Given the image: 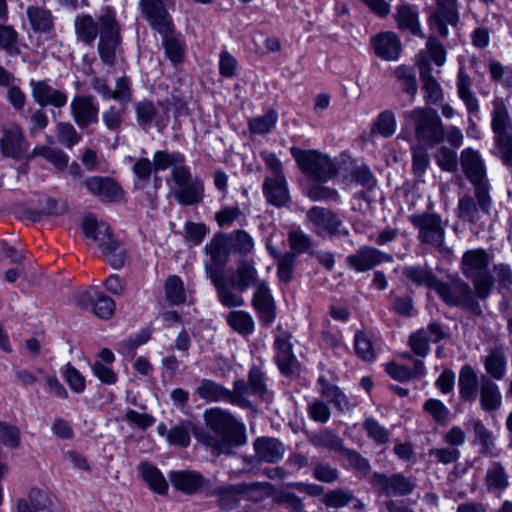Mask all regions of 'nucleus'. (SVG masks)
<instances>
[{"label": "nucleus", "instance_id": "412c9836", "mask_svg": "<svg viewBox=\"0 0 512 512\" xmlns=\"http://www.w3.org/2000/svg\"><path fill=\"white\" fill-rule=\"evenodd\" d=\"M457 0H437L436 11L431 16L432 28L442 37L448 35L447 25H455L458 21Z\"/></svg>", "mask_w": 512, "mask_h": 512}, {"label": "nucleus", "instance_id": "c9c22d12", "mask_svg": "<svg viewBox=\"0 0 512 512\" xmlns=\"http://www.w3.org/2000/svg\"><path fill=\"white\" fill-rule=\"evenodd\" d=\"M489 204L486 207V209H483L479 198H477V204L474 202L472 197L470 196H464L459 199L458 202V217L462 220L468 221L470 223H476L478 222L482 214H489L492 201L490 196L488 195Z\"/></svg>", "mask_w": 512, "mask_h": 512}, {"label": "nucleus", "instance_id": "6e6552de", "mask_svg": "<svg viewBox=\"0 0 512 512\" xmlns=\"http://www.w3.org/2000/svg\"><path fill=\"white\" fill-rule=\"evenodd\" d=\"M460 162L465 176L475 187L476 198H479L483 209L489 204L486 165L481 153L471 147L461 151Z\"/></svg>", "mask_w": 512, "mask_h": 512}, {"label": "nucleus", "instance_id": "ea45409f", "mask_svg": "<svg viewBox=\"0 0 512 512\" xmlns=\"http://www.w3.org/2000/svg\"><path fill=\"white\" fill-rule=\"evenodd\" d=\"M175 198L181 205H195L204 197V186L202 180L194 178L189 184L179 187L175 192Z\"/></svg>", "mask_w": 512, "mask_h": 512}, {"label": "nucleus", "instance_id": "473e14b6", "mask_svg": "<svg viewBox=\"0 0 512 512\" xmlns=\"http://www.w3.org/2000/svg\"><path fill=\"white\" fill-rule=\"evenodd\" d=\"M263 194L267 201L275 206H283L289 201V190L285 176L266 177L263 182Z\"/></svg>", "mask_w": 512, "mask_h": 512}, {"label": "nucleus", "instance_id": "4be33fe9", "mask_svg": "<svg viewBox=\"0 0 512 512\" xmlns=\"http://www.w3.org/2000/svg\"><path fill=\"white\" fill-rule=\"evenodd\" d=\"M252 305L260 321L271 324L276 318L275 302L265 281H260L253 294Z\"/></svg>", "mask_w": 512, "mask_h": 512}, {"label": "nucleus", "instance_id": "f704fd0d", "mask_svg": "<svg viewBox=\"0 0 512 512\" xmlns=\"http://www.w3.org/2000/svg\"><path fill=\"white\" fill-rule=\"evenodd\" d=\"M395 19L399 29L406 30L412 35L423 37L419 22V13L414 6L409 4L399 5L396 8Z\"/></svg>", "mask_w": 512, "mask_h": 512}, {"label": "nucleus", "instance_id": "3c124183", "mask_svg": "<svg viewBox=\"0 0 512 512\" xmlns=\"http://www.w3.org/2000/svg\"><path fill=\"white\" fill-rule=\"evenodd\" d=\"M219 496L218 502L221 508L230 510L236 508L240 503L242 496L241 485H229L222 487L215 492Z\"/></svg>", "mask_w": 512, "mask_h": 512}, {"label": "nucleus", "instance_id": "c03bdc74", "mask_svg": "<svg viewBox=\"0 0 512 512\" xmlns=\"http://www.w3.org/2000/svg\"><path fill=\"white\" fill-rule=\"evenodd\" d=\"M394 75L400 89L413 100L418 91L416 75L413 69L406 65H400L395 69Z\"/></svg>", "mask_w": 512, "mask_h": 512}, {"label": "nucleus", "instance_id": "4468645a", "mask_svg": "<svg viewBox=\"0 0 512 512\" xmlns=\"http://www.w3.org/2000/svg\"><path fill=\"white\" fill-rule=\"evenodd\" d=\"M99 107L91 95H75L70 102V115L80 129L98 122Z\"/></svg>", "mask_w": 512, "mask_h": 512}, {"label": "nucleus", "instance_id": "052dcab7", "mask_svg": "<svg viewBox=\"0 0 512 512\" xmlns=\"http://www.w3.org/2000/svg\"><path fill=\"white\" fill-rule=\"evenodd\" d=\"M240 219L245 221V212L237 206L222 207L215 214V220L221 228H229Z\"/></svg>", "mask_w": 512, "mask_h": 512}, {"label": "nucleus", "instance_id": "20e7f679", "mask_svg": "<svg viewBox=\"0 0 512 512\" xmlns=\"http://www.w3.org/2000/svg\"><path fill=\"white\" fill-rule=\"evenodd\" d=\"M403 118L413 127L418 145L432 148L445 139L444 125L436 110L416 107L404 112Z\"/></svg>", "mask_w": 512, "mask_h": 512}, {"label": "nucleus", "instance_id": "39448f33", "mask_svg": "<svg viewBox=\"0 0 512 512\" xmlns=\"http://www.w3.org/2000/svg\"><path fill=\"white\" fill-rule=\"evenodd\" d=\"M491 261L492 257L480 248L468 250L462 256V272L472 280L477 297L480 299L487 298L494 286L490 271Z\"/></svg>", "mask_w": 512, "mask_h": 512}, {"label": "nucleus", "instance_id": "393cba45", "mask_svg": "<svg viewBox=\"0 0 512 512\" xmlns=\"http://www.w3.org/2000/svg\"><path fill=\"white\" fill-rule=\"evenodd\" d=\"M417 64L420 71V79L422 81V89L424 92V100L428 104H436L443 98V91L439 82L432 76L431 68L422 52L418 55Z\"/></svg>", "mask_w": 512, "mask_h": 512}, {"label": "nucleus", "instance_id": "09e8293b", "mask_svg": "<svg viewBox=\"0 0 512 512\" xmlns=\"http://www.w3.org/2000/svg\"><path fill=\"white\" fill-rule=\"evenodd\" d=\"M173 31L172 19L170 20V28L166 33H160L163 36V47L165 54L172 64L177 65L182 62L184 55L183 45L174 37L171 36Z\"/></svg>", "mask_w": 512, "mask_h": 512}, {"label": "nucleus", "instance_id": "1a4fd4ad", "mask_svg": "<svg viewBox=\"0 0 512 512\" xmlns=\"http://www.w3.org/2000/svg\"><path fill=\"white\" fill-rule=\"evenodd\" d=\"M307 225L309 229L319 237L347 236L348 230L343 221L332 210L320 206H314L307 211Z\"/></svg>", "mask_w": 512, "mask_h": 512}, {"label": "nucleus", "instance_id": "603ef678", "mask_svg": "<svg viewBox=\"0 0 512 512\" xmlns=\"http://www.w3.org/2000/svg\"><path fill=\"white\" fill-rule=\"evenodd\" d=\"M488 70L492 81L506 89L512 88V65L504 66L497 60H490Z\"/></svg>", "mask_w": 512, "mask_h": 512}, {"label": "nucleus", "instance_id": "7ed1b4c3", "mask_svg": "<svg viewBox=\"0 0 512 512\" xmlns=\"http://www.w3.org/2000/svg\"><path fill=\"white\" fill-rule=\"evenodd\" d=\"M86 238L95 242L102 251L105 261L115 269L124 266L126 262V249L110 233V227L105 222H98L93 215H87L82 223Z\"/></svg>", "mask_w": 512, "mask_h": 512}, {"label": "nucleus", "instance_id": "72a5a7b5", "mask_svg": "<svg viewBox=\"0 0 512 512\" xmlns=\"http://www.w3.org/2000/svg\"><path fill=\"white\" fill-rule=\"evenodd\" d=\"M404 279L415 287H426L434 290L438 281L432 269L426 266L410 265L402 268Z\"/></svg>", "mask_w": 512, "mask_h": 512}, {"label": "nucleus", "instance_id": "37998d69", "mask_svg": "<svg viewBox=\"0 0 512 512\" xmlns=\"http://www.w3.org/2000/svg\"><path fill=\"white\" fill-rule=\"evenodd\" d=\"M227 323L241 335H250L255 329L253 317L244 310H233L227 315Z\"/></svg>", "mask_w": 512, "mask_h": 512}, {"label": "nucleus", "instance_id": "13d9d810", "mask_svg": "<svg viewBox=\"0 0 512 512\" xmlns=\"http://www.w3.org/2000/svg\"><path fill=\"white\" fill-rule=\"evenodd\" d=\"M288 243L291 249L290 252L295 253L296 257L308 252L312 246L311 238L300 228L292 229L289 232Z\"/></svg>", "mask_w": 512, "mask_h": 512}, {"label": "nucleus", "instance_id": "2eb2a0df", "mask_svg": "<svg viewBox=\"0 0 512 512\" xmlns=\"http://www.w3.org/2000/svg\"><path fill=\"white\" fill-rule=\"evenodd\" d=\"M28 142L18 125L12 124L3 128L0 138V150L5 157L21 159L28 152Z\"/></svg>", "mask_w": 512, "mask_h": 512}, {"label": "nucleus", "instance_id": "79ce46f5", "mask_svg": "<svg viewBox=\"0 0 512 512\" xmlns=\"http://www.w3.org/2000/svg\"><path fill=\"white\" fill-rule=\"evenodd\" d=\"M195 392L207 402H227L229 389L210 379H202Z\"/></svg>", "mask_w": 512, "mask_h": 512}, {"label": "nucleus", "instance_id": "9d476101", "mask_svg": "<svg viewBox=\"0 0 512 512\" xmlns=\"http://www.w3.org/2000/svg\"><path fill=\"white\" fill-rule=\"evenodd\" d=\"M409 222L418 229V240L426 245L441 248L445 240V227L440 215L423 212L412 214Z\"/></svg>", "mask_w": 512, "mask_h": 512}, {"label": "nucleus", "instance_id": "4d7b16f0", "mask_svg": "<svg viewBox=\"0 0 512 512\" xmlns=\"http://www.w3.org/2000/svg\"><path fill=\"white\" fill-rule=\"evenodd\" d=\"M278 114L274 110H269L264 115L252 118L249 123V129L254 134H265L270 132L276 125Z\"/></svg>", "mask_w": 512, "mask_h": 512}, {"label": "nucleus", "instance_id": "a19ab883", "mask_svg": "<svg viewBox=\"0 0 512 512\" xmlns=\"http://www.w3.org/2000/svg\"><path fill=\"white\" fill-rule=\"evenodd\" d=\"M27 17L35 32L50 33L53 30V16L48 9L38 6H29L27 8Z\"/></svg>", "mask_w": 512, "mask_h": 512}, {"label": "nucleus", "instance_id": "e2e57ef3", "mask_svg": "<svg viewBox=\"0 0 512 512\" xmlns=\"http://www.w3.org/2000/svg\"><path fill=\"white\" fill-rule=\"evenodd\" d=\"M354 500V495L347 489H333L324 495L323 502L330 508H342Z\"/></svg>", "mask_w": 512, "mask_h": 512}, {"label": "nucleus", "instance_id": "bf43d9fd", "mask_svg": "<svg viewBox=\"0 0 512 512\" xmlns=\"http://www.w3.org/2000/svg\"><path fill=\"white\" fill-rule=\"evenodd\" d=\"M354 350L363 361L371 362L376 354L369 337L362 331H357L354 337Z\"/></svg>", "mask_w": 512, "mask_h": 512}, {"label": "nucleus", "instance_id": "a18cd8bd", "mask_svg": "<svg viewBox=\"0 0 512 512\" xmlns=\"http://www.w3.org/2000/svg\"><path fill=\"white\" fill-rule=\"evenodd\" d=\"M242 496L252 502H261L274 493V487L268 482L240 483Z\"/></svg>", "mask_w": 512, "mask_h": 512}, {"label": "nucleus", "instance_id": "e433bc0d", "mask_svg": "<svg viewBox=\"0 0 512 512\" xmlns=\"http://www.w3.org/2000/svg\"><path fill=\"white\" fill-rule=\"evenodd\" d=\"M142 479L149 488L160 495H165L168 491V483L161 471L148 462H141L137 468Z\"/></svg>", "mask_w": 512, "mask_h": 512}, {"label": "nucleus", "instance_id": "aec40b11", "mask_svg": "<svg viewBox=\"0 0 512 512\" xmlns=\"http://www.w3.org/2000/svg\"><path fill=\"white\" fill-rule=\"evenodd\" d=\"M17 512H62L54 498L45 490L33 488L27 499H19Z\"/></svg>", "mask_w": 512, "mask_h": 512}, {"label": "nucleus", "instance_id": "5fc2aeb1", "mask_svg": "<svg viewBox=\"0 0 512 512\" xmlns=\"http://www.w3.org/2000/svg\"><path fill=\"white\" fill-rule=\"evenodd\" d=\"M423 410L428 413L436 423L440 425L446 424L450 419L449 408L438 399H427L423 404Z\"/></svg>", "mask_w": 512, "mask_h": 512}, {"label": "nucleus", "instance_id": "2f4dec72", "mask_svg": "<svg viewBox=\"0 0 512 512\" xmlns=\"http://www.w3.org/2000/svg\"><path fill=\"white\" fill-rule=\"evenodd\" d=\"M254 450L257 458L266 463H277L284 456L283 444L270 437H260L254 441Z\"/></svg>", "mask_w": 512, "mask_h": 512}, {"label": "nucleus", "instance_id": "b1692460", "mask_svg": "<svg viewBox=\"0 0 512 512\" xmlns=\"http://www.w3.org/2000/svg\"><path fill=\"white\" fill-rule=\"evenodd\" d=\"M208 274L211 282L217 290L218 300L223 306L233 308L245 305V300L241 295L242 293L233 289L222 273L210 270Z\"/></svg>", "mask_w": 512, "mask_h": 512}, {"label": "nucleus", "instance_id": "f03ea898", "mask_svg": "<svg viewBox=\"0 0 512 512\" xmlns=\"http://www.w3.org/2000/svg\"><path fill=\"white\" fill-rule=\"evenodd\" d=\"M490 128L494 144L492 153L505 166L512 167V115L507 99L495 96L491 100Z\"/></svg>", "mask_w": 512, "mask_h": 512}, {"label": "nucleus", "instance_id": "c756f323", "mask_svg": "<svg viewBox=\"0 0 512 512\" xmlns=\"http://www.w3.org/2000/svg\"><path fill=\"white\" fill-rule=\"evenodd\" d=\"M236 291L243 293L251 286L258 285V272L252 263L242 261L226 280Z\"/></svg>", "mask_w": 512, "mask_h": 512}, {"label": "nucleus", "instance_id": "7c9ffc66", "mask_svg": "<svg viewBox=\"0 0 512 512\" xmlns=\"http://www.w3.org/2000/svg\"><path fill=\"white\" fill-rule=\"evenodd\" d=\"M478 396L480 407L485 412L496 411L502 405V395L500 388L487 375H482Z\"/></svg>", "mask_w": 512, "mask_h": 512}, {"label": "nucleus", "instance_id": "dca6fc26", "mask_svg": "<svg viewBox=\"0 0 512 512\" xmlns=\"http://www.w3.org/2000/svg\"><path fill=\"white\" fill-rule=\"evenodd\" d=\"M348 265L357 272L373 269L383 262H392L393 257L372 246H362L346 259Z\"/></svg>", "mask_w": 512, "mask_h": 512}, {"label": "nucleus", "instance_id": "f257e3e1", "mask_svg": "<svg viewBox=\"0 0 512 512\" xmlns=\"http://www.w3.org/2000/svg\"><path fill=\"white\" fill-rule=\"evenodd\" d=\"M76 40L87 46H92L97 38L100 60L108 66H113L121 51V28L117 21L116 12L105 7L96 17L81 13L74 19Z\"/></svg>", "mask_w": 512, "mask_h": 512}, {"label": "nucleus", "instance_id": "4c0bfd02", "mask_svg": "<svg viewBox=\"0 0 512 512\" xmlns=\"http://www.w3.org/2000/svg\"><path fill=\"white\" fill-rule=\"evenodd\" d=\"M487 376L492 380H502L507 372V359L501 348H493L484 359Z\"/></svg>", "mask_w": 512, "mask_h": 512}, {"label": "nucleus", "instance_id": "774afa93", "mask_svg": "<svg viewBox=\"0 0 512 512\" xmlns=\"http://www.w3.org/2000/svg\"><path fill=\"white\" fill-rule=\"evenodd\" d=\"M278 505H284L289 512H304V503L300 497L290 491H280L273 497Z\"/></svg>", "mask_w": 512, "mask_h": 512}, {"label": "nucleus", "instance_id": "cd10ccee", "mask_svg": "<svg viewBox=\"0 0 512 512\" xmlns=\"http://www.w3.org/2000/svg\"><path fill=\"white\" fill-rule=\"evenodd\" d=\"M466 428L472 432V443L480 446V453L486 455H494L495 437L493 432L489 430L483 421L479 418H469L465 423Z\"/></svg>", "mask_w": 512, "mask_h": 512}, {"label": "nucleus", "instance_id": "6e6d98bb", "mask_svg": "<svg viewBox=\"0 0 512 512\" xmlns=\"http://www.w3.org/2000/svg\"><path fill=\"white\" fill-rule=\"evenodd\" d=\"M184 160V155L179 152L156 151L153 154L154 171H163L170 167L174 168L176 165L184 163Z\"/></svg>", "mask_w": 512, "mask_h": 512}, {"label": "nucleus", "instance_id": "0eeeda50", "mask_svg": "<svg viewBox=\"0 0 512 512\" xmlns=\"http://www.w3.org/2000/svg\"><path fill=\"white\" fill-rule=\"evenodd\" d=\"M290 151L301 171L313 180L327 182L337 174L335 163L325 154L297 147H292Z\"/></svg>", "mask_w": 512, "mask_h": 512}, {"label": "nucleus", "instance_id": "0e129e2a", "mask_svg": "<svg viewBox=\"0 0 512 512\" xmlns=\"http://www.w3.org/2000/svg\"><path fill=\"white\" fill-rule=\"evenodd\" d=\"M57 138L67 148H72L81 140V135L68 122H60L56 127Z\"/></svg>", "mask_w": 512, "mask_h": 512}, {"label": "nucleus", "instance_id": "864d4df0", "mask_svg": "<svg viewBox=\"0 0 512 512\" xmlns=\"http://www.w3.org/2000/svg\"><path fill=\"white\" fill-rule=\"evenodd\" d=\"M310 442L315 447H322L332 451H339L341 453L345 449L343 446L342 439L338 435L329 430H325L320 433L314 434L310 438Z\"/></svg>", "mask_w": 512, "mask_h": 512}, {"label": "nucleus", "instance_id": "c85d7f7f", "mask_svg": "<svg viewBox=\"0 0 512 512\" xmlns=\"http://www.w3.org/2000/svg\"><path fill=\"white\" fill-rule=\"evenodd\" d=\"M481 381L482 376L479 377L471 365H464L458 379L460 397L466 402H474L478 397Z\"/></svg>", "mask_w": 512, "mask_h": 512}, {"label": "nucleus", "instance_id": "f8f14e48", "mask_svg": "<svg viewBox=\"0 0 512 512\" xmlns=\"http://www.w3.org/2000/svg\"><path fill=\"white\" fill-rule=\"evenodd\" d=\"M434 291L449 306H470L473 302V292L470 286L460 279L448 282L438 280Z\"/></svg>", "mask_w": 512, "mask_h": 512}, {"label": "nucleus", "instance_id": "58836bf2", "mask_svg": "<svg viewBox=\"0 0 512 512\" xmlns=\"http://www.w3.org/2000/svg\"><path fill=\"white\" fill-rule=\"evenodd\" d=\"M318 386L321 396L332 403L337 410L340 412L350 410V401L338 386L328 383L323 377L319 378Z\"/></svg>", "mask_w": 512, "mask_h": 512}, {"label": "nucleus", "instance_id": "ddd939ff", "mask_svg": "<svg viewBox=\"0 0 512 512\" xmlns=\"http://www.w3.org/2000/svg\"><path fill=\"white\" fill-rule=\"evenodd\" d=\"M275 360L282 374L293 375L299 372V362L293 353L291 334L279 331L274 341Z\"/></svg>", "mask_w": 512, "mask_h": 512}, {"label": "nucleus", "instance_id": "a878e982", "mask_svg": "<svg viewBox=\"0 0 512 512\" xmlns=\"http://www.w3.org/2000/svg\"><path fill=\"white\" fill-rule=\"evenodd\" d=\"M456 88L457 95L464 103L469 115V121H471V116L479 114L480 103L472 90V78L463 67H460L458 70Z\"/></svg>", "mask_w": 512, "mask_h": 512}, {"label": "nucleus", "instance_id": "338daca9", "mask_svg": "<svg viewBox=\"0 0 512 512\" xmlns=\"http://www.w3.org/2000/svg\"><path fill=\"white\" fill-rule=\"evenodd\" d=\"M232 246L239 253L248 255L254 250V239L253 237L245 230L239 229L235 230L231 236Z\"/></svg>", "mask_w": 512, "mask_h": 512}, {"label": "nucleus", "instance_id": "680f3d73", "mask_svg": "<svg viewBox=\"0 0 512 512\" xmlns=\"http://www.w3.org/2000/svg\"><path fill=\"white\" fill-rule=\"evenodd\" d=\"M296 261L297 257L292 252H285L278 257L277 275L282 282L289 283L292 280Z\"/></svg>", "mask_w": 512, "mask_h": 512}, {"label": "nucleus", "instance_id": "9b49d317", "mask_svg": "<svg viewBox=\"0 0 512 512\" xmlns=\"http://www.w3.org/2000/svg\"><path fill=\"white\" fill-rule=\"evenodd\" d=\"M370 484L382 495L407 496L416 488L417 479L414 476H405L402 473L386 475L374 472L370 477Z\"/></svg>", "mask_w": 512, "mask_h": 512}, {"label": "nucleus", "instance_id": "5701e85b", "mask_svg": "<svg viewBox=\"0 0 512 512\" xmlns=\"http://www.w3.org/2000/svg\"><path fill=\"white\" fill-rule=\"evenodd\" d=\"M84 186L103 202H114L122 197V189L112 179L92 176L84 181Z\"/></svg>", "mask_w": 512, "mask_h": 512}, {"label": "nucleus", "instance_id": "f3484780", "mask_svg": "<svg viewBox=\"0 0 512 512\" xmlns=\"http://www.w3.org/2000/svg\"><path fill=\"white\" fill-rule=\"evenodd\" d=\"M169 1L170 0L139 1L142 14L158 33H166L170 28L171 17L166 8V3Z\"/></svg>", "mask_w": 512, "mask_h": 512}, {"label": "nucleus", "instance_id": "a211bd4d", "mask_svg": "<svg viewBox=\"0 0 512 512\" xmlns=\"http://www.w3.org/2000/svg\"><path fill=\"white\" fill-rule=\"evenodd\" d=\"M169 479L172 486L185 494H198L209 487V481L194 470L171 471Z\"/></svg>", "mask_w": 512, "mask_h": 512}, {"label": "nucleus", "instance_id": "bb28decb", "mask_svg": "<svg viewBox=\"0 0 512 512\" xmlns=\"http://www.w3.org/2000/svg\"><path fill=\"white\" fill-rule=\"evenodd\" d=\"M375 54L386 61L398 59L401 52V42L394 32H381L372 38Z\"/></svg>", "mask_w": 512, "mask_h": 512}, {"label": "nucleus", "instance_id": "423d86ee", "mask_svg": "<svg viewBox=\"0 0 512 512\" xmlns=\"http://www.w3.org/2000/svg\"><path fill=\"white\" fill-rule=\"evenodd\" d=\"M203 418L207 427L233 447L242 446L246 443L245 425L239 422L229 411L213 407L205 410Z\"/></svg>", "mask_w": 512, "mask_h": 512}, {"label": "nucleus", "instance_id": "de8ad7c7", "mask_svg": "<svg viewBox=\"0 0 512 512\" xmlns=\"http://www.w3.org/2000/svg\"><path fill=\"white\" fill-rule=\"evenodd\" d=\"M194 435L198 442L202 443L208 448H211L217 454H228L231 451V448L233 447L221 436L212 435L210 432L204 429L196 430Z\"/></svg>", "mask_w": 512, "mask_h": 512}, {"label": "nucleus", "instance_id": "69168bd1", "mask_svg": "<svg viewBox=\"0 0 512 512\" xmlns=\"http://www.w3.org/2000/svg\"><path fill=\"white\" fill-rule=\"evenodd\" d=\"M435 159L438 166L444 171L455 172L458 168L457 153L446 146H441L437 150Z\"/></svg>", "mask_w": 512, "mask_h": 512}, {"label": "nucleus", "instance_id": "49530a36", "mask_svg": "<svg viewBox=\"0 0 512 512\" xmlns=\"http://www.w3.org/2000/svg\"><path fill=\"white\" fill-rule=\"evenodd\" d=\"M165 294L168 301L175 305L184 303L188 299L184 283L177 275H171L166 279Z\"/></svg>", "mask_w": 512, "mask_h": 512}, {"label": "nucleus", "instance_id": "6ab92c4d", "mask_svg": "<svg viewBox=\"0 0 512 512\" xmlns=\"http://www.w3.org/2000/svg\"><path fill=\"white\" fill-rule=\"evenodd\" d=\"M30 87L34 101L40 106L62 108L67 104V94L51 86L47 80H31Z\"/></svg>", "mask_w": 512, "mask_h": 512}, {"label": "nucleus", "instance_id": "8fccbe9b", "mask_svg": "<svg viewBox=\"0 0 512 512\" xmlns=\"http://www.w3.org/2000/svg\"><path fill=\"white\" fill-rule=\"evenodd\" d=\"M485 481L490 491L504 490L508 486V475L500 463L493 462L487 470Z\"/></svg>", "mask_w": 512, "mask_h": 512}]
</instances>
